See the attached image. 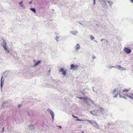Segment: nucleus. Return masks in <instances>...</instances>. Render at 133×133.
I'll return each instance as SVG.
<instances>
[{"label":"nucleus","instance_id":"nucleus-1","mask_svg":"<svg viewBox=\"0 0 133 133\" xmlns=\"http://www.w3.org/2000/svg\"><path fill=\"white\" fill-rule=\"evenodd\" d=\"M6 43L5 42H4L3 43L2 45L3 47L5 50L6 52H9V50L6 47Z\"/></svg>","mask_w":133,"mask_h":133},{"label":"nucleus","instance_id":"nucleus-2","mask_svg":"<svg viewBox=\"0 0 133 133\" xmlns=\"http://www.w3.org/2000/svg\"><path fill=\"white\" fill-rule=\"evenodd\" d=\"M70 69L71 70H76L78 68V65H74L73 64H71L70 66Z\"/></svg>","mask_w":133,"mask_h":133},{"label":"nucleus","instance_id":"nucleus-3","mask_svg":"<svg viewBox=\"0 0 133 133\" xmlns=\"http://www.w3.org/2000/svg\"><path fill=\"white\" fill-rule=\"evenodd\" d=\"M124 51L127 54L130 53L131 51V50L127 48H125L124 49Z\"/></svg>","mask_w":133,"mask_h":133},{"label":"nucleus","instance_id":"nucleus-4","mask_svg":"<svg viewBox=\"0 0 133 133\" xmlns=\"http://www.w3.org/2000/svg\"><path fill=\"white\" fill-rule=\"evenodd\" d=\"M59 71L62 72V74L63 75H65L66 74V70H64V69L62 68L60 69Z\"/></svg>","mask_w":133,"mask_h":133},{"label":"nucleus","instance_id":"nucleus-5","mask_svg":"<svg viewBox=\"0 0 133 133\" xmlns=\"http://www.w3.org/2000/svg\"><path fill=\"white\" fill-rule=\"evenodd\" d=\"M3 78V77L2 76L1 78V87L2 88L3 85H4V79H3L2 78Z\"/></svg>","mask_w":133,"mask_h":133},{"label":"nucleus","instance_id":"nucleus-6","mask_svg":"<svg viewBox=\"0 0 133 133\" xmlns=\"http://www.w3.org/2000/svg\"><path fill=\"white\" fill-rule=\"evenodd\" d=\"M48 111L51 114V116H54V112L50 109H48Z\"/></svg>","mask_w":133,"mask_h":133},{"label":"nucleus","instance_id":"nucleus-7","mask_svg":"<svg viewBox=\"0 0 133 133\" xmlns=\"http://www.w3.org/2000/svg\"><path fill=\"white\" fill-rule=\"evenodd\" d=\"M29 127L30 130H32L34 129V126L32 124H30L29 126Z\"/></svg>","mask_w":133,"mask_h":133},{"label":"nucleus","instance_id":"nucleus-8","mask_svg":"<svg viewBox=\"0 0 133 133\" xmlns=\"http://www.w3.org/2000/svg\"><path fill=\"white\" fill-rule=\"evenodd\" d=\"M80 48V46L79 44H77L75 47V49L77 50Z\"/></svg>","mask_w":133,"mask_h":133},{"label":"nucleus","instance_id":"nucleus-9","mask_svg":"<svg viewBox=\"0 0 133 133\" xmlns=\"http://www.w3.org/2000/svg\"><path fill=\"white\" fill-rule=\"evenodd\" d=\"M128 97L130 99H133V94H131L130 95H127Z\"/></svg>","mask_w":133,"mask_h":133},{"label":"nucleus","instance_id":"nucleus-10","mask_svg":"<svg viewBox=\"0 0 133 133\" xmlns=\"http://www.w3.org/2000/svg\"><path fill=\"white\" fill-rule=\"evenodd\" d=\"M40 62H41V61H38L37 62L35 63L34 66H36L38 65L40 63Z\"/></svg>","mask_w":133,"mask_h":133},{"label":"nucleus","instance_id":"nucleus-11","mask_svg":"<svg viewBox=\"0 0 133 133\" xmlns=\"http://www.w3.org/2000/svg\"><path fill=\"white\" fill-rule=\"evenodd\" d=\"M23 2V1H22L21 2H19V5H20L21 7H23V5L22 4Z\"/></svg>","mask_w":133,"mask_h":133},{"label":"nucleus","instance_id":"nucleus-12","mask_svg":"<svg viewBox=\"0 0 133 133\" xmlns=\"http://www.w3.org/2000/svg\"><path fill=\"white\" fill-rule=\"evenodd\" d=\"M30 10L35 13H36V11L35 9L33 8H31L30 9Z\"/></svg>","mask_w":133,"mask_h":133},{"label":"nucleus","instance_id":"nucleus-13","mask_svg":"<svg viewBox=\"0 0 133 133\" xmlns=\"http://www.w3.org/2000/svg\"><path fill=\"white\" fill-rule=\"evenodd\" d=\"M90 38L92 40H93L94 38V37L92 35H91L90 36Z\"/></svg>","mask_w":133,"mask_h":133},{"label":"nucleus","instance_id":"nucleus-14","mask_svg":"<svg viewBox=\"0 0 133 133\" xmlns=\"http://www.w3.org/2000/svg\"><path fill=\"white\" fill-rule=\"evenodd\" d=\"M117 68L118 69H119V70H121L122 68V67L119 65H118L117 66Z\"/></svg>","mask_w":133,"mask_h":133},{"label":"nucleus","instance_id":"nucleus-15","mask_svg":"<svg viewBox=\"0 0 133 133\" xmlns=\"http://www.w3.org/2000/svg\"><path fill=\"white\" fill-rule=\"evenodd\" d=\"M128 91H129L128 90L125 89L123 90V92H128Z\"/></svg>","mask_w":133,"mask_h":133},{"label":"nucleus","instance_id":"nucleus-16","mask_svg":"<svg viewBox=\"0 0 133 133\" xmlns=\"http://www.w3.org/2000/svg\"><path fill=\"white\" fill-rule=\"evenodd\" d=\"M108 2L111 5L112 3V2L110 1H108Z\"/></svg>","mask_w":133,"mask_h":133},{"label":"nucleus","instance_id":"nucleus-17","mask_svg":"<svg viewBox=\"0 0 133 133\" xmlns=\"http://www.w3.org/2000/svg\"><path fill=\"white\" fill-rule=\"evenodd\" d=\"M76 120L77 121H85L84 120H82V119H77Z\"/></svg>","mask_w":133,"mask_h":133},{"label":"nucleus","instance_id":"nucleus-18","mask_svg":"<svg viewBox=\"0 0 133 133\" xmlns=\"http://www.w3.org/2000/svg\"><path fill=\"white\" fill-rule=\"evenodd\" d=\"M118 94L117 93V94H116L115 96H114V97H115V98L116 97H117V96Z\"/></svg>","mask_w":133,"mask_h":133},{"label":"nucleus","instance_id":"nucleus-19","mask_svg":"<svg viewBox=\"0 0 133 133\" xmlns=\"http://www.w3.org/2000/svg\"><path fill=\"white\" fill-rule=\"evenodd\" d=\"M96 123V125H97V127H96V128L98 129L99 127V126Z\"/></svg>","mask_w":133,"mask_h":133},{"label":"nucleus","instance_id":"nucleus-20","mask_svg":"<svg viewBox=\"0 0 133 133\" xmlns=\"http://www.w3.org/2000/svg\"><path fill=\"white\" fill-rule=\"evenodd\" d=\"M58 127L59 129H61L62 128V127L61 126H58Z\"/></svg>","mask_w":133,"mask_h":133},{"label":"nucleus","instance_id":"nucleus-21","mask_svg":"<svg viewBox=\"0 0 133 133\" xmlns=\"http://www.w3.org/2000/svg\"><path fill=\"white\" fill-rule=\"evenodd\" d=\"M95 0L94 1L93 4L94 5L95 4Z\"/></svg>","mask_w":133,"mask_h":133},{"label":"nucleus","instance_id":"nucleus-22","mask_svg":"<svg viewBox=\"0 0 133 133\" xmlns=\"http://www.w3.org/2000/svg\"><path fill=\"white\" fill-rule=\"evenodd\" d=\"M115 91H116V89H115L113 91V94L115 93Z\"/></svg>","mask_w":133,"mask_h":133},{"label":"nucleus","instance_id":"nucleus-23","mask_svg":"<svg viewBox=\"0 0 133 133\" xmlns=\"http://www.w3.org/2000/svg\"><path fill=\"white\" fill-rule=\"evenodd\" d=\"M88 121L90 123H91V121Z\"/></svg>","mask_w":133,"mask_h":133},{"label":"nucleus","instance_id":"nucleus-24","mask_svg":"<svg viewBox=\"0 0 133 133\" xmlns=\"http://www.w3.org/2000/svg\"><path fill=\"white\" fill-rule=\"evenodd\" d=\"M22 105H21V104H20V105H18V106L19 107L20 106H21Z\"/></svg>","mask_w":133,"mask_h":133},{"label":"nucleus","instance_id":"nucleus-25","mask_svg":"<svg viewBox=\"0 0 133 133\" xmlns=\"http://www.w3.org/2000/svg\"><path fill=\"white\" fill-rule=\"evenodd\" d=\"M130 1L132 2L133 3V0H130Z\"/></svg>","mask_w":133,"mask_h":133},{"label":"nucleus","instance_id":"nucleus-26","mask_svg":"<svg viewBox=\"0 0 133 133\" xmlns=\"http://www.w3.org/2000/svg\"><path fill=\"white\" fill-rule=\"evenodd\" d=\"M84 99H85V100H86V99H87V98H86V97H84Z\"/></svg>","mask_w":133,"mask_h":133},{"label":"nucleus","instance_id":"nucleus-27","mask_svg":"<svg viewBox=\"0 0 133 133\" xmlns=\"http://www.w3.org/2000/svg\"><path fill=\"white\" fill-rule=\"evenodd\" d=\"M103 1H104V2L106 3V1L105 0H103Z\"/></svg>","mask_w":133,"mask_h":133},{"label":"nucleus","instance_id":"nucleus-28","mask_svg":"<svg viewBox=\"0 0 133 133\" xmlns=\"http://www.w3.org/2000/svg\"><path fill=\"white\" fill-rule=\"evenodd\" d=\"M32 3L31 1H30V2H29V3L30 4V3Z\"/></svg>","mask_w":133,"mask_h":133},{"label":"nucleus","instance_id":"nucleus-29","mask_svg":"<svg viewBox=\"0 0 133 133\" xmlns=\"http://www.w3.org/2000/svg\"><path fill=\"white\" fill-rule=\"evenodd\" d=\"M4 127H3V130H2V131H3V130H4Z\"/></svg>","mask_w":133,"mask_h":133},{"label":"nucleus","instance_id":"nucleus-30","mask_svg":"<svg viewBox=\"0 0 133 133\" xmlns=\"http://www.w3.org/2000/svg\"><path fill=\"white\" fill-rule=\"evenodd\" d=\"M54 117H52V119H54Z\"/></svg>","mask_w":133,"mask_h":133},{"label":"nucleus","instance_id":"nucleus-31","mask_svg":"<svg viewBox=\"0 0 133 133\" xmlns=\"http://www.w3.org/2000/svg\"><path fill=\"white\" fill-rule=\"evenodd\" d=\"M79 98L80 99H81L82 98V97H79Z\"/></svg>","mask_w":133,"mask_h":133},{"label":"nucleus","instance_id":"nucleus-32","mask_svg":"<svg viewBox=\"0 0 133 133\" xmlns=\"http://www.w3.org/2000/svg\"><path fill=\"white\" fill-rule=\"evenodd\" d=\"M75 117L76 118H77V117Z\"/></svg>","mask_w":133,"mask_h":133},{"label":"nucleus","instance_id":"nucleus-33","mask_svg":"<svg viewBox=\"0 0 133 133\" xmlns=\"http://www.w3.org/2000/svg\"><path fill=\"white\" fill-rule=\"evenodd\" d=\"M72 116L74 117V116H75L74 115H72Z\"/></svg>","mask_w":133,"mask_h":133},{"label":"nucleus","instance_id":"nucleus-34","mask_svg":"<svg viewBox=\"0 0 133 133\" xmlns=\"http://www.w3.org/2000/svg\"><path fill=\"white\" fill-rule=\"evenodd\" d=\"M95 0H94V1H95Z\"/></svg>","mask_w":133,"mask_h":133}]
</instances>
